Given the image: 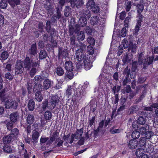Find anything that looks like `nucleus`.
Returning <instances> with one entry per match:
<instances>
[{
  "label": "nucleus",
  "instance_id": "nucleus-25",
  "mask_svg": "<svg viewBox=\"0 0 158 158\" xmlns=\"http://www.w3.org/2000/svg\"><path fill=\"white\" fill-rule=\"evenodd\" d=\"M64 68L66 71L73 70V66L72 61H66L65 63Z\"/></svg>",
  "mask_w": 158,
  "mask_h": 158
},
{
  "label": "nucleus",
  "instance_id": "nucleus-33",
  "mask_svg": "<svg viewBox=\"0 0 158 158\" xmlns=\"http://www.w3.org/2000/svg\"><path fill=\"white\" fill-rule=\"evenodd\" d=\"M8 2L11 6L13 8L20 4V0H8Z\"/></svg>",
  "mask_w": 158,
  "mask_h": 158
},
{
  "label": "nucleus",
  "instance_id": "nucleus-47",
  "mask_svg": "<svg viewBox=\"0 0 158 158\" xmlns=\"http://www.w3.org/2000/svg\"><path fill=\"white\" fill-rule=\"evenodd\" d=\"M14 123L9 121L6 123V127L8 131L11 130L13 127Z\"/></svg>",
  "mask_w": 158,
  "mask_h": 158
},
{
  "label": "nucleus",
  "instance_id": "nucleus-42",
  "mask_svg": "<svg viewBox=\"0 0 158 158\" xmlns=\"http://www.w3.org/2000/svg\"><path fill=\"white\" fill-rule=\"evenodd\" d=\"M56 73L59 76H61L64 74V71L63 69L60 66H58L56 68Z\"/></svg>",
  "mask_w": 158,
  "mask_h": 158
},
{
  "label": "nucleus",
  "instance_id": "nucleus-50",
  "mask_svg": "<svg viewBox=\"0 0 158 158\" xmlns=\"http://www.w3.org/2000/svg\"><path fill=\"white\" fill-rule=\"evenodd\" d=\"M140 134V133L139 131L135 130L132 133V137L135 139H137L139 137Z\"/></svg>",
  "mask_w": 158,
  "mask_h": 158
},
{
  "label": "nucleus",
  "instance_id": "nucleus-63",
  "mask_svg": "<svg viewBox=\"0 0 158 158\" xmlns=\"http://www.w3.org/2000/svg\"><path fill=\"white\" fill-rule=\"evenodd\" d=\"M137 7L138 13L141 14L143 10L144 6L142 4H139L137 6Z\"/></svg>",
  "mask_w": 158,
  "mask_h": 158
},
{
  "label": "nucleus",
  "instance_id": "nucleus-29",
  "mask_svg": "<svg viewBox=\"0 0 158 158\" xmlns=\"http://www.w3.org/2000/svg\"><path fill=\"white\" fill-rule=\"evenodd\" d=\"M85 38V35L84 31H81L77 33V38L79 42L83 41Z\"/></svg>",
  "mask_w": 158,
  "mask_h": 158
},
{
  "label": "nucleus",
  "instance_id": "nucleus-21",
  "mask_svg": "<svg viewBox=\"0 0 158 158\" xmlns=\"http://www.w3.org/2000/svg\"><path fill=\"white\" fill-rule=\"evenodd\" d=\"M10 135L12 136L16 140L18 138V135L19 133V130L16 128L12 129L10 131Z\"/></svg>",
  "mask_w": 158,
  "mask_h": 158
},
{
  "label": "nucleus",
  "instance_id": "nucleus-9",
  "mask_svg": "<svg viewBox=\"0 0 158 158\" xmlns=\"http://www.w3.org/2000/svg\"><path fill=\"white\" fill-rule=\"evenodd\" d=\"M21 60L17 61L15 66V73L17 74H21L23 72V64Z\"/></svg>",
  "mask_w": 158,
  "mask_h": 158
},
{
  "label": "nucleus",
  "instance_id": "nucleus-18",
  "mask_svg": "<svg viewBox=\"0 0 158 158\" xmlns=\"http://www.w3.org/2000/svg\"><path fill=\"white\" fill-rule=\"evenodd\" d=\"M43 82V90H47L51 87L52 85L51 81L48 79H46L44 80Z\"/></svg>",
  "mask_w": 158,
  "mask_h": 158
},
{
  "label": "nucleus",
  "instance_id": "nucleus-58",
  "mask_svg": "<svg viewBox=\"0 0 158 158\" xmlns=\"http://www.w3.org/2000/svg\"><path fill=\"white\" fill-rule=\"evenodd\" d=\"M7 6V2L6 0H2L0 2V6L2 9H5Z\"/></svg>",
  "mask_w": 158,
  "mask_h": 158
},
{
  "label": "nucleus",
  "instance_id": "nucleus-19",
  "mask_svg": "<svg viewBox=\"0 0 158 158\" xmlns=\"http://www.w3.org/2000/svg\"><path fill=\"white\" fill-rule=\"evenodd\" d=\"M69 35L70 36L73 35V34L75 33H77L79 31V29L78 27H77L76 29H74L73 26L71 24H69Z\"/></svg>",
  "mask_w": 158,
  "mask_h": 158
},
{
  "label": "nucleus",
  "instance_id": "nucleus-52",
  "mask_svg": "<svg viewBox=\"0 0 158 158\" xmlns=\"http://www.w3.org/2000/svg\"><path fill=\"white\" fill-rule=\"evenodd\" d=\"M83 133V128L79 129H77L75 133L74 134L76 137H78L79 139L81 137Z\"/></svg>",
  "mask_w": 158,
  "mask_h": 158
},
{
  "label": "nucleus",
  "instance_id": "nucleus-37",
  "mask_svg": "<svg viewBox=\"0 0 158 158\" xmlns=\"http://www.w3.org/2000/svg\"><path fill=\"white\" fill-rule=\"evenodd\" d=\"M144 151L142 148H138L135 152V154L138 157H140L144 154Z\"/></svg>",
  "mask_w": 158,
  "mask_h": 158
},
{
  "label": "nucleus",
  "instance_id": "nucleus-12",
  "mask_svg": "<svg viewBox=\"0 0 158 158\" xmlns=\"http://www.w3.org/2000/svg\"><path fill=\"white\" fill-rule=\"evenodd\" d=\"M28 52L31 55L35 56L37 53V49L36 43L35 42L31 45V47L28 50Z\"/></svg>",
  "mask_w": 158,
  "mask_h": 158
},
{
  "label": "nucleus",
  "instance_id": "nucleus-56",
  "mask_svg": "<svg viewBox=\"0 0 158 158\" xmlns=\"http://www.w3.org/2000/svg\"><path fill=\"white\" fill-rule=\"evenodd\" d=\"M144 134L145 138L147 139H149L154 135V133L152 131L148 130Z\"/></svg>",
  "mask_w": 158,
  "mask_h": 158
},
{
  "label": "nucleus",
  "instance_id": "nucleus-57",
  "mask_svg": "<svg viewBox=\"0 0 158 158\" xmlns=\"http://www.w3.org/2000/svg\"><path fill=\"white\" fill-rule=\"evenodd\" d=\"M94 50L93 46L91 45H89L87 47V52L89 55H92L94 54Z\"/></svg>",
  "mask_w": 158,
  "mask_h": 158
},
{
  "label": "nucleus",
  "instance_id": "nucleus-30",
  "mask_svg": "<svg viewBox=\"0 0 158 158\" xmlns=\"http://www.w3.org/2000/svg\"><path fill=\"white\" fill-rule=\"evenodd\" d=\"M35 98L38 102H40L43 99V97L41 92L38 91L35 92Z\"/></svg>",
  "mask_w": 158,
  "mask_h": 158
},
{
  "label": "nucleus",
  "instance_id": "nucleus-10",
  "mask_svg": "<svg viewBox=\"0 0 158 158\" xmlns=\"http://www.w3.org/2000/svg\"><path fill=\"white\" fill-rule=\"evenodd\" d=\"M59 99L60 98L58 96L57 94L53 95L50 100L51 103V105L52 107V108L49 107V108L51 109V110L53 109L59 102Z\"/></svg>",
  "mask_w": 158,
  "mask_h": 158
},
{
  "label": "nucleus",
  "instance_id": "nucleus-23",
  "mask_svg": "<svg viewBox=\"0 0 158 158\" xmlns=\"http://www.w3.org/2000/svg\"><path fill=\"white\" fill-rule=\"evenodd\" d=\"M50 107L51 108H52V107L51 105L48 104V101L47 99H45L42 102V109L43 111H45L47 108L50 110H52L51 109H50L49 107Z\"/></svg>",
  "mask_w": 158,
  "mask_h": 158
},
{
  "label": "nucleus",
  "instance_id": "nucleus-45",
  "mask_svg": "<svg viewBox=\"0 0 158 158\" xmlns=\"http://www.w3.org/2000/svg\"><path fill=\"white\" fill-rule=\"evenodd\" d=\"M140 55H139V61L140 62V63L142 64L143 63V68L144 69H146L147 66L148 65V60L145 59L143 61H141V59L140 57Z\"/></svg>",
  "mask_w": 158,
  "mask_h": 158
},
{
  "label": "nucleus",
  "instance_id": "nucleus-8",
  "mask_svg": "<svg viewBox=\"0 0 158 158\" xmlns=\"http://www.w3.org/2000/svg\"><path fill=\"white\" fill-rule=\"evenodd\" d=\"M122 43L123 45H120L118 48L117 53L118 56H120L123 53V47L124 49L127 48L128 47V42L126 38L123 39Z\"/></svg>",
  "mask_w": 158,
  "mask_h": 158
},
{
  "label": "nucleus",
  "instance_id": "nucleus-54",
  "mask_svg": "<svg viewBox=\"0 0 158 158\" xmlns=\"http://www.w3.org/2000/svg\"><path fill=\"white\" fill-rule=\"evenodd\" d=\"M36 67H32V68L29 72V75L31 77H33L35 75L37 71L36 69Z\"/></svg>",
  "mask_w": 158,
  "mask_h": 158
},
{
  "label": "nucleus",
  "instance_id": "nucleus-14",
  "mask_svg": "<svg viewBox=\"0 0 158 158\" xmlns=\"http://www.w3.org/2000/svg\"><path fill=\"white\" fill-rule=\"evenodd\" d=\"M24 144L21 142L18 145V152L19 155H23L24 154L27 153V151L24 148Z\"/></svg>",
  "mask_w": 158,
  "mask_h": 158
},
{
  "label": "nucleus",
  "instance_id": "nucleus-59",
  "mask_svg": "<svg viewBox=\"0 0 158 158\" xmlns=\"http://www.w3.org/2000/svg\"><path fill=\"white\" fill-rule=\"evenodd\" d=\"M45 29L47 32L48 33L49 32V31L51 30V26L50 21L49 20H47L46 22V26L45 27Z\"/></svg>",
  "mask_w": 158,
  "mask_h": 158
},
{
  "label": "nucleus",
  "instance_id": "nucleus-36",
  "mask_svg": "<svg viewBox=\"0 0 158 158\" xmlns=\"http://www.w3.org/2000/svg\"><path fill=\"white\" fill-rule=\"evenodd\" d=\"M27 123L29 125H31L35 121L34 115L32 114H29L27 117Z\"/></svg>",
  "mask_w": 158,
  "mask_h": 158
},
{
  "label": "nucleus",
  "instance_id": "nucleus-38",
  "mask_svg": "<svg viewBox=\"0 0 158 158\" xmlns=\"http://www.w3.org/2000/svg\"><path fill=\"white\" fill-rule=\"evenodd\" d=\"M44 118L46 120H50L52 118V114L51 112L49 110L45 111L44 113Z\"/></svg>",
  "mask_w": 158,
  "mask_h": 158
},
{
  "label": "nucleus",
  "instance_id": "nucleus-44",
  "mask_svg": "<svg viewBox=\"0 0 158 158\" xmlns=\"http://www.w3.org/2000/svg\"><path fill=\"white\" fill-rule=\"evenodd\" d=\"M138 123L140 125H144L146 123V118L143 116H140L137 120Z\"/></svg>",
  "mask_w": 158,
  "mask_h": 158
},
{
  "label": "nucleus",
  "instance_id": "nucleus-3",
  "mask_svg": "<svg viewBox=\"0 0 158 158\" xmlns=\"http://www.w3.org/2000/svg\"><path fill=\"white\" fill-rule=\"evenodd\" d=\"M21 62L23 64L24 68L27 70H29L32 67H37L38 64L37 61H33L29 57L26 56L24 60Z\"/></svg>",
  "mask_w": 158,
  "mask_h": 158
},
{
  "label": "nucleus",
  "instance_id": "nucleus-64",
  "mask_svg": "<svg viewBox=\"0 0 158 158\" xmlns=\"http://www.w3.org/2000/svg\"><path fill=\"white\" fill-rule=\"evenodd\" d=\"M146 142V140L145 137L141 138L140 140L139 141V144L140 146H144Z\"/></svg>",
  "mask_w": 158,
  "mask_h": 158
},
{
  "label": "nucleus",
  "instance_id": "nucleus-40",
  "mask_svg": "<svg viewBox=\"0 0 158 158\" xmlns=\"http://www.w3.org/2000/svg\"><path fill=\"white\" fill-rule=\"evenodd\" d=\"M9 56L8 52L6 51L3 52L0 55V59L2 61L6 59Z\"/></svg>",
  "mask_w": 158,
  "mask_h": 158
},
{
  "label": "nucleus",
  "instance_id": "nucleus-17",
  "mask_svg": "<svg viewBox=\"0 0 158 158\" xmlns=\"http://www.w3.org/2000/svg\"><path fill=\"white\" fill-rule=\"evenodd\" d=\"M59 133L57 131H55L53 132L52 135L51 137L50 138V139L46 143V145H50L54 141L56 138H57Z\"/></svg>",
  "mask_w": 158,
  "mask_h": 158
},
{
  "label": "nucleus",
  "instance_id": "nucleus-43",
  "mask_svg": "<svg viewBox=\"0 0 158 158\" xmlns=\"http://www.w3.org/2000/svg\"><path fill=\"white\" fill-rule=\"evenodd\" d=\"M99 18L96 16H94L92 17L90 19V23L93 25L97 24L98 22Z\"/></svg>",
  "mask_w": 158,
  "mask_h": 158
},
{
  "label": "nucleus",
  "instance_id": "nucleus-24",
  "mask_svg": "<svg viewBox=\"0 0 158 158\" xmlns=\"http://www.w3.org/2000/svg\"><path fill=\"white\" fill-rule=\"evenodd\" d=\"M84 4L83 0H74L73 5L72 6L73 8L76 7L78 8L81 7Z\"/></svg>",
  "mask_w": 158,
  "mask_h": 158
},
{
  "label": "nucleus",
  "instance_id": "nucleus-5",
  "mask_svg": "<svg viewBox=\"0 0 158 158\" xmlns=\"http://www.w3.org/2000/svg\"><path fill=\"white\" fill-rule=\"evenodd\" d=\"M86 8L91 10L95 13H98L99 11V6L96 5L94 0H89L86 4Z\"/></svg>",
  "mask_w": 158,
  "mask_h": 158
},
{
  "label": "nucleus",
  "instance_id": "nucleus-51",
  "mask_svg": "<svg viewBox=\"0 0 158 158\" xmlns=\"http://www.w3.org/2000/svg\"><path fill=\"white\" fill-rule=\"evenodd\" d=\"M53 15H55L57 18L58 20L60 19L61 17L60 9L59 7L56 8L55 14Z\"/></svg>",
  "mask_w": 158,
  "mask_h": 158
},
{
  "label": "nucleus",
  "instance_id": "nucleus-31",
  "mask_svg": "<svg viewBox=\"0 0 158 158\" xmlns=\"http://www.w3.org/2000/svg\"><path fill=\"white\" fill-rule=\"evenodd\" d=\"M73 70L66 71L65 73V78L71 80L74 76V74L73 72Z\"/></svg>",
  "mask_w": 158,
  "mask_h": 158
},
{
  "label": "nucleus",
  "instance_id": "nucleus-16",
  "mask_svg": "<svg viewBox=\"0 0 158 158\" xmlns=\"http://www.w3.org/2000/svg\"><path fill=\"white\" fill-rule=\"evenodd\" d=\"M15 139L12 136L10 135V134L4 136L2 139L3 143L6 144L10 143L11 141H13Z\"/></svg>",
  "mask_w": 158,
  "mask_h": 158
},
{
  "label": "nucleus",
  "instance_id": "nucleus-46",
  "mask_svg": "<svg viewBox=\"0 0 158 158\" xmlns=\"http://www.w3.org/2000/svg\"><path fill=\"white\" fill-rule=\"evenodd\" d=\"M82 15L85 17L84 18L89 19L91 16V13L89 9L87 10L83 11Z\"/></svg>",
  "mask_w": 158,
  "mask_h": 158
},
{
  "label": "nucleus",
  "instance_id": "nucleus-62",
  "mask_svg": "<svg viewBox=\"0 0 158 158\" xmlns=\"http://www.w3.org/2000/svg\"><path fill=\"white\" fill-rule=\"evenodd\" d=\"M46 78V77H44L43 75L42 76H36L34 78V79L35 81H40L41 82L44 79V78Z\"/></svg>",
  "mask_w": 158,
  "mask_h": 158
},
{
  "label": "nucleus",
  "instance_id": "nucleus-34",
  "mask_svg": "<svg viewBox=\"0 0 158 158\" xmlns=\"http://www.w3.org/2000/svg\"><path fill=\"white\" fill-rule=\"evenodd\" d=\"M47 56L46 51L44 49L41 50L39 53V57L40 59L42 60L45 58Z\"/></svg>",
  "mask_w": 158,
  "mask_h": 158
},
{
  "label": "nucleus",
  "instance_id": "nucleus-15",
  "mask_svg": "<svg viewBox=\"0 0 158 158\" xmlns=\"http://www.w3.org/2000/svg\"><path fill=\"white\" fill-rule=\"evenodd\" d=\"M128 66L127 65L126 68L125 69L124 72H123V74L124 75H126V77L124 79L123 82H122V85L123 86H126V87H124V88H125L127 87V86L128 85H127V84L128 83Z\"/></svg>",
  "mask_w": 158,
  "mask_h": 158
},
{
  "label": "nucleus",
  "instance_id": "nucleus-11",
  "mask_svg": "<svg viewBox=\"0 0 158 158\" xmlns=\"http://www.w3.org/2000/svg\"><path fill=\"white\" fill-rule=\"evenodd\" d=\"M124 26L125 27H123L121 31V35L122 37H125L127 33V30L126 27H128V16L126 17L124 21Z\"/></svg>",
  "mask_w": 158,
  "mask_h": 158
},
{
  "label": "nucleus",
  "instance_id": "nucleus-13",
  "mask_svg": "<svg viewBox=\"0 0 158 158\" xmlns=\"http://www.w3.org/2000/svg\"><path fill=\"white\" fill-rule=\"evenodd\" d=\"M10 121L15 123L17 122L19 118V114L17 111L11 113L10 116Z\"/></svg>",
  "mask_w": 158,
  "mask_h": 158
},
{
  "label": "nucleus",
  "instance_id": "nucleus-26",
  "mask_svg": "<svg viewBox=\"0 0 158 158\" xmlns=\"http://www.w3.org/2000/svg\"><path fill=\"white\" fill-rule=\"evenodd\" d=\"M40 135V133L36 130L33 132L32 135V138L33 140V142L35 143L38 142V139Z\"/></svg>",
  "mask_w": 158,
  "mask_h": 158
},
{
  "label": "nucleus",
  "instance_id": "nucleus-22",
  "mask_svg": "<svg viewBox=\"0 0 158 158\" xmlns=\"http://www.w3.org/2000/svg\"><path fill=\"white\" fill-rule=\"evenodd\" d=\"M87 19L83 16L81 17L78 21V26L84 27L87 24Z\"/></svg>",
  "mask_w": 158,
  "mask_h": 158
},
{
  "label": "nucleus",
  "instance_id": "nucleus-6",
  "mask_svg": "<svg viewBox=\"0 0 158 158\" xmlns=\"http://www.w3.org/2000/svg\"><path fill=\"white\" fill-rule=\"evenodd\" d=\"M5 105L6 108L16 110L19 106V104L15 100L8 99L5 102Z\"/></svg>",
  "mask_w": 158,
  "mask_h": 158
},
{
  "label": "nucleus",
  "instance_id": "nucleus-2",
  "mask_svg": "<svg viewBox=\"0 0 158 158\" xmlns=\"http://www.w3.org/2000/svg\"><path fill=\"white\" fill-rule=\"evenodd\" d=\"M87 87V85L84 84L83 85H79L76 88V92H74L72 98V101L74 104L77 105L85 96L86 94L85 90Z\"/></svg>",
  "mask_w": 158,
  "mask_h": 158
},
{
  "label": "nucleus",
  "instance_id": "nucleus-61",
  "mask_svg": "<svg viewBox=\"0 0 158 158\" xmlns=\"http://www.w3.org/2000/svg\"><path fill=\"white\" fill-rule=\"evenodd\" d=\"M87 41L91 45H94L95 43V40L94 39L91 37H89L87 39Z\"/></svg>",
  "mask_w": 158,
  "mask_h": 158
},
{
  "label": "nucleus",
  "instance_id": "nucleus-20",
  "mask_svg": "<svg viewBox=\"0 0 158 158\" xmlns=\"http://www.w3.org/2000/svg\"><path fill=\"white\" fill-rule=\"evenodd\" d=\"M149 130V125L147 124L143 125L139 127V131L142 135H144Z\"/></svg>",
  "mask_w": 158,
  "mask_h": 158
},
{
  "label": "nucleus",
  "instance_id": "nucleus-53",
  "mask_svg": "<svg viewBox=\"0 0 158 158\" xmlns=\"http://www.w3.org/2000/svg\"><path fill=\"white\" fill-rule=\"evenodd\" d=\"M72 94V89L71 86L68 87L67 90H66L65 95L66 97L69 98L71 96Z\"/></svg>",
  "mask_w": 158,
  "mask_h": 158
},
{
  "label": "nucleus",
  "instance_id": "nucleus-32",
  "mask_svg": "<svg viewBox=\"0 0 158 158\" xmlns=\"http://www.w3.org/2000/svg\"><path fill=\"white\" fill-rule=\"evenodd\" d=\"M137 142L135 140H131L129 142V148L132 149L136 148L137 147Z\"/></svg>",
  "mask_w": 158,
  "mask_h": 158
},
{
  "label": "nucleus",
  "instance_id": "nucleus-55",
  "mask_svg": "<svg viewBox=\"0 0 158 158\" xmlns=\"http://www.w3.org/2000/svg\"><path fill=\"white\" fill-rule=\"evenodd\" d=\"M90 110L92 111V113L94 112L96 108V105L95 104V102L93 103L92 101H91L90 102Z\"/></svg>",
  "mask_w": 158,
  "mask_h": 158
},
{
  "label": "nucleus",
  "instance_id": "nucleus-1",
  "mask_svg": "<svg viewBox=\"0 0 158 158\" xmlns=\"http://www.w3.org/2000/svg\"><path fill=\"white\" fill-rule=\"evenodd\" d=\"M84 50L82 48L77 49L76 53V60L75 61L77 69L84 68L86 70L89 69L92 65L88 55L84 54Z\"/></svg>",
  "mask_w": 158,
  "mask_h": 158
},
{
  "label": "nucleus",
  "instance_id": "nucleus-39",
  "mask_svg": "<svg viewBox=\"0 0 158 158\" xmlns=\"http://www.w3.org/2000/svg\"><path fill=\"white\" fill-rule=\"evenodd\" d=\"M71 9L69 6H66L64 10V15L66 17H68L71 13Z\"/></svg>",
  "mask_w": 158,
  "mask_h": 158
},
{
  "label": "nucleus",
  "instance_id": "nucleus-4",
  "mask_svg": "<svg viewBox=\"0 0 158 158\" xmlns=\"http://www.w3.org/2000/svg\"><path fill=\"white\" fill-rule=\"evenodd\" d=\"M121 92L122 96L120 99V104L122 106H124L126 107V101L128 97V85L125 88L122 89Z\"/></svg>",
  "mask_w": 158,
  "mask_h": 158
},
{
  "label": "nucleus",
  "instance_id": "nucleus-49",
  "mask_svg": "<svg viewBox=\"0 0 158 158\" xmlns=\"http://www.w3.org/2000/svg\"><path fill=\"white\" fill-rule=\"evenodd\" d=\"M5 92L6 90L5 89L0 92V99L2 102H5L6 100Z\"/></svg>",
  "mask_w": 158,
  "mask_h": 158
},
{
  "label": "nucleus",
  "instance_id": "nucleus-48",
  "mask_svg": "<svg viewBox=\"0 0 158 158\" xmlns=\"http://www.w3.org/2000/svg\"><path fill=\"white\" fill-rule=\"evenodd\" d=\"M121 88V86H117L115 85L114 86L113 88H111L112 91L114 94H116L120 91Z\"/></svg>",
  "mask_w": 158,
  "mask_h": 158
},
{
  "label": "nucleus",
  "instance_id": "nucleus-60",
  "mask_svg": "<svg viewBox=\"0 0 158 158\" xmlns=\"http://www.w3.org/2000/svg\"><path fill=\"white\" fill-rule=\"evenodd\" d=\"M5 77L6 79H8L9 81H12L13 78V76L9 72L6 73L5 74Z\"/></svg>",
  "mask_w": 158,
  "mask_h": 158
},
{
  "label": "nucleus",
  "instance_id": "nucleus-35",
  "mask_svg": "<svg viewBox=\"0 0 158 158\" xmlns=\"http://www.w3.org/2000/svg\"><path fill=\"white\" fill-rule=\"evenodd\" d=\"M136 46L135 44V42H130L129 43V50L131 49V52L133 53H135L136 51Z\"/></svg>",
  "mask_w": 158,
  "mask_h": 158
},
{
  "label": "nucleus",
  "instance_id": "nucleus-28",
  "mask_svg": "<svg viewBox=\"0 0 158 158\" xmlns=\"http://www.w3.org/2000/svg\"><path fill=\"white\" fill-rule=\"evenodd\" d=\"M44 90L42 85L37 83L35 84L33 89V91L34 92H36L38 91H40L41 92V91Z\"/></svg>",
  "mask_w": 158,
  "mask_h": 158
},
{
  "label": "nucleus",
  "instance_id": "nucleus-27",
  "mask_svg": "<svg viewBox=\"0 0 158 158\" xmlns=\"http://www.w3.org/2000/svg\"><path fill=\"white\" fill-rule=\"evenodd\" d=\"M35 104L33 99H30L27 104V108L29 111H32L35 109Z\"/></svg>",
  "mask_w": 158,
  "mask_h": 158
},
{
  "label": "nucleus",
  "instance_id": "nucleus-7",
  "mask_svg": "<svg viewBox=\"0 0 158 158\" xmlns=\"http://www.w3.org/2000/svg\"><path fill=\"white\" fill-rule=\"evenodd\" d=\"M68 55L67 50L62 47L58 48V59L60 60L61 59L65 58L67 57Z\"/></svg>",
  "mask_w": 158,
  "mask_h": 158
},
{
  "label": "nucleus",
  "instance_id": "nucleus-41",
  "mask_svg": "<svg viewBox=\"0 0 158 158\" xmlns=\"http://www.w3.org/2000/svg\"><path fill=\"white\" fill-rule=\"evenodd\" d=\"M5 144V145L3 148V151L7 153H11L12 150L11 146L8 145H6V144Z\"/></svg>",
  "mask_w": 158,
  "mask_h": 158
}]
</instances>
